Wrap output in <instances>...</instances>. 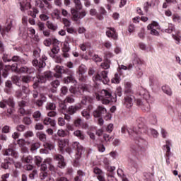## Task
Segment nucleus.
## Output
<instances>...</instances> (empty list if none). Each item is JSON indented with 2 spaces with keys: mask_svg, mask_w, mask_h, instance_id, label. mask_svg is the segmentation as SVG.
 <instances>
[{
  "mask_svg": "<svg viewBox=\"0 0 181 181\" xmlns=\"http://www.w3.org/2000/svg\"><path fill=\"white\" fill-rule=\"evenodd\" d=\"M111 92L107 90H102L100 94H96L98 101H102L103 104H110L112 101Z\"/></svg>",
  "mask_w": 181,
  "mask_h": 181,
  "instance_id": "f257e3e1",
  "label": "nucleus"
},
{
  "mask_svg": "<svg viewBox=\"0 0 181 181\" xmlns=\"http://www.w3.org/2000/svg\"><path fill=\"white\" fill-rule=\"evenodd\" d=\"M93 81H103L104 84H107L110 81L108 78V71H103L100 74H98L95 76L93 78Z\"/></svg>",
  "mask_w": 181,
  "mask_h": 181,
  "instance_id": "f03ea898",
  "label": "nucleus"
},
{
  "mask_svg": "<svg viewBox=\"0 0 181 181\" xmlns=\"http://www.w3.org/2000/svg\"><path fill=\"white\" fill-rule=\"evenodd\" d=\"M147 29L150 30V33L153 36H159L158 30H160V26L157 22L153 21L152 23L148 25Z\"/></svg>",
  "mask_w": 181,
  "mask_h": 181,
  "instance_id": "7ed1b4c3",
  "label": "nucleus"
},
{
  "mask_svg": "<svg viewBox=\"0 0 181 181\" xmlns=\"http://www.w3.org/2000/svg\"><path fill=\"white\" fill-rule=\"evenodd\" d=\"M71 14H72V20L74 21L75 22H78L80 19H83L86 15H87V13L86 11H83L81 12L77 11V10L72 8L71 10Z\"/></svg>",
  "mask_w": 181,
  "mask_h": 181,
  "instance_id": "20e7f679",
  "label": "nucleus"
},
{
  "mask_svg": "<svg viewBox=\"0 0 181 181\" xmlns=\"http://www.w3.org/2000/svg\"><path fill=\"white\" fill-rule=\"evenodd\" d=\"M71 14H72V20L74 21L75 22H78L80 19H83L86 15H87V13L86 11H83L81 12L77 11V10L72 8L71 10Z\"/></svg>",
  "mask_w": 181,
  "mask_h": 181,
  "instance_id": "39448f33",
  "label": "nucleus"
},
{
  "mask_svg": "<svg viewBox=\"0 0 181 181\" xmlns=\"http://www.w3.org/2000/svg\"><path fill=\"white\" fill-rule=\"evenodd\" d=\"M135 102V97L132 95H126L124 97V100L123 102V105L126 107V108H131L132 105H134V103Z\"/></svg>",
  "mask_w": 181,
  "mask_h": 181,
  "instance_id": "423d86ee",
  "label": "nucleus"
},
{
  "mask_svg": "<svg viewBox=\"0 0 181 181\" xmlns=\"http://www.w3.org/2000/svg\"><path fill=\"white\" fill-rule=\"evenodd\" d=\"M58 145H59V147L60 148V151H63V149H66L68 153L69 154L71 153L70 148H67V146H69V141L67 139L59 140L58 141Z\"/></svg>",
  "mask_w": 181,
  "mask_h": 181,
  "instance_id": "0eeeda50",
  "label": "nucleus"
},
{
  "mask_svg": "<svg viewBox=\"0 0 181 181\" xmlns=\"http://www.w3.org/2000/svg\"><path fill=\"white\" fill-rule=\"evenodd\" d=\"M53 78V74L52 71H45L42 76L40 77V83H46L47 80Z\"/></svg>",
  "mask_w": 181,
  "mask_h": 181,
  "instance_id": "6e6552de",
  "label": "nucleus"
},
{
  "mask_svg": "<svg viewBox=\"0 0 181 181\" xmlns=\"http://www.w3.org/2000/svg\"><path fill=\"white\" fill-rule=\"evenodd\" d=\"M54 159H55V160H57L58 166L61 169H63V168L66 166V162H64V158L63 157V156L60 154H57L54 157Z\"/></svg>",
  "mask_w": 181,
  "mask_h": 181,
  "instance_id": "1a4fd4ad",
  "label": "nucleus"
},
{
  "mask_svg": "<svg viewBox=\"0 0 181 181\" xmlns=\"http://www.w3.org/2000/svg\"><path fill=\"white\" fill-rule=\"evenodd\" d=\"M105 112H107V109H105V107L103 106H98L97 110L93 112V117H95V118H100L101 115L105 114Z\"/></svg>",
  "mask_w": 181,
  "mask_h": 181,
  "instance_id": "9d476101",
  "label": "nucleus"
},
{
  "mask_svg": "<svg viewBox=\"0 0 181 181\" xmlns=\"http://www.w3.org/2000/svg\"><path fill=\"white\" fill-rule=\"evenodd\" d=\"M74 149L77 150L76 153V159H80V157L81 156V153H83V147L78 142H74L72 144Z\"/></svg>",
  "mask_w": 181,
  "mask_h": 181,
  "instance_id": "9b49d317",
  "label": "nucleus"
},
{
  "mask_svg": "<svg viewBox=\"0 0 181 181\" xmlns=\"http://www.w3.org/2000/svg\"><path fill=\"white\" fill-rule=\"evenodd\" d=\"M93 173L95 175H98V179L99 181H105V178L104 177V173H103V170L98 168H95L93 169Z\"/></svg>",
  "mask_w": 181,
  "mask_h": 181,
  "instance_id": "f8f14e48",
  "label": "nucleus"
},
{
  "mask_svg": "<svg viewBox=\"0 0 181 181\" xmlns=\"http://www.w3.org/2000/svg\"><path fill=\"white\" fill-rule=\"evenodd\" d=\"M81 109V106L78 105H71L67 109V113L69 115H73L78 111V110Z\"/></svg>",
  "mask_w": 181,
  "mask_h": 181,
  "instance_id": "ddd939ff",
  "label": "nucleus"
},
{
  "mask_svg": "<svg viewBox=\"0 0 181 181\" xmlns=\"http://www.w3.org/2000/svg\"><path fill=\"white\" fill-rule=\"evenodd\" d=\"M20 6L21 11H25V9H30L32 8L30 1L28 0H25V1H20Z\"/></svg>",
  "mask_w": 181,
  "mask_h": 181,
  "instance_id": "4468645a",
  "label": "nucleus"
},
{
  "mask_svg": "<svg viewBox=\"0 0 181 181\" xmlns=\"http://www.w3.org/2000/svg\"><path fill=\"white\" fill-rule=\"evenodd\" d=\"M30 104L29 98H28V95L25 96V99H23L18 103V105L19 108H23L24 107H28Z\"/></svg>",
  "mask_w": 181,
  "mask_h": 181,
  "instance_id": "2eb2a0df",
  "label": "nucleus"
},
{
  "mask_svg": "<svg viewBox=\"0 0 181 181\" xmlns=\"http://www.w3.org/2000/svg\"><path fill=\"white\" fill-rule=\"evenodd\" d=\"M106 35L107 37H112V39H114L115 40L118 37L117 33H115V29L114 28H110L106 31Z\"/></svg>",
  "mask_w": 181,
  "mask_h": 181,
  "instance_id": "dca6fc26",
  "label": "nucleus"
},
{
  "mask_svg": "<svg viewBox=\"0 0 181 181\" xmlns=\"http://www.w3.org/2000/svg\"><path fill=\"white\" fill-rule=\"evenodd\" d=\"M4 156H13L14 158H16L18 156V153H16V151L15 150L8 148V149L5 150L4 153Z\"/></svg>",
  "mask_w": 181,
  "mask_h": 181,
  "instance_id": "f3484780",
  "label": "nucleus"
},
{
  "mask_svg": "<svg viewBox=\"0 0 181 181\" xmlns=\"http://www.w3.org/2000/svg\"><path fill=\"white\" fill-rule=\"evenodd\" d=\"M132 85L129 82H126L124 83V93L126 95H131L132 94Z\"/></svg>",
  "mask_w": 181,
  "mask_h": 181,
  "instance_id": "a211bd4d",
  "label": "nucleus"
},
{
  "mask_svg": "<svg viewBox=\"0 0 181 181\" xmlns=\"http://www.w3.org/2000/svg\"><path fill=\"white\" fill-rule=\"evenodd\" d=\"M12 70H14V71H18V73H28L29 71V68L27 66H22L21 69L18 70V66L16 65H12L11 66Z\"/></svg>",
  "mask_w": 181,
  "mask_h": 181,
  "instance_id": "6ab92c4d",
  "label": "nucleus"
},
{
  "mask_svg": "<svg viewBox=\"0 0 181 181\" xmlns=\"http://www.w3.org/2000/svg\"><path fill=\"white\" fill-rule=\"evenodd\" d=\"M46 26L48 29H49L50 30H57V24L54 23L53 22L48 21L46 23Z\"/></svg>",
  "mask_w": 181,
  "mask_h": 181,
  "instance_id": "aec40b11",
  "label": "nucleus"
},
{
  "mask_svg": "<svg viewBox=\"0 0 181 181\" xmlns=\"http://www.w3.org/2000/svg\"><path fill=\"white\" fill-rule=\"evenodd\" d=\"M43 124L44 125H51V127H54V125H56L54 120L50 119V117H45L43 119Z\"/></svg>",
  "mask_w": 181,
  "mask_h": 181,
  "instance_id": "412c9836",
  "label": "nucleus"
},
{
  "mask_svg": "<svg viewBox=\"0 0 181 181\" xmlns=\"http://www.w3.org/2000/svg\"><path fill=\"white\" fill-rule=\"evenodd\" d=\"M81 103L82 104H83V105H87V104H91V103H93V98L87 95L83 96Z\"/></svg>",
  "mask_w": 181,
  "mask_h": 181,
  "instance_id": "4be33fe9",
  "label": "nucleus"
},
{
  "mask_svg": "<svg viewBox=\"0 0 181 181\" xmlns=\"http://www.w3.org/2000/svg\"><path fill=\"white\" fill-rule=\"evenodd\" d=\"M162 90L167 95H172V88H170V87L169 86H168V85L163 86Z\"/></svg>",
  "mask_w": 181,
  "mask_h": 181,
  "instance_id": "5701e85b",
  "label": "nucleus"
},
{
  "mask_svg": "<svg viewBox=\"0 0 181 181\" xmlns=\"http://www.w3.org/2000/svg\"><path fill=\"white\" fill-rule=\"evenodd\" d=\"M140 95H141L144 100H146V101H149V100H151V95L148 90H142L140 93Z\"/></svg>",
  "mask_w": 181,
  "mask_h": 181,
  "instance_id": "b1692460",
  "label": "nucleus"
},
{
  "mask_svg": "<svg viewBox=\"0 0 181 181\" xmlns=\"http://www.w3.org/2000/svg\"><path fill=\"white\" fill-rule=\"evenodd\" d=\"M52 53H49L51 57H54V54H57L60 52V47L59 46H54L51 49Z\"/></svg>",
  "mask_w": 181,
  "mask_h": 181,
  "instance_id": "393cba45",
  "label": "nucleus"
},
{
  "mask_svg": "<svg viewBox=\"0 0 181 181\" xmlns=\"http://www.w3.org/2000/svg\"><path fill=\"white\" fill-rule=\"evenodd\" d=\"M75 100H74V96H73V95H68L66 96V98L64 99V104H73V103H74Z\"/></svg>",
  "mask_w": 181,
  "mask_h": 181,
  "instance_id": "a878e982",
  "label": "nucleus"
},
{
  "mask_svg": "<svg viewBox=\"0 0 181 181\" xmlns=\"http://www.w3.org/2000/svg\"><path fill=\"white\" fill-rule=\"evenodd\" d=\"M54 70L59 74H64V73H66V69H64V66H56Z\"/></svg>",
  "mask_w": 181,
  "mask_h": 181,
  "instance_id": "bb28decb",
  "label": "nucleus"
},
{
  "mask_svg": "<svg viewBox=\"0 0 181 181\" xmlns=\"http://www.w3.org/2000/svg\"><path fill=\"white\" fill-rule=\"evenodd\" d=\"M74 125L77 128H80V127H81V128H84V126H83V120H81V119L80 118L76 119L74 121Z\"/></svg>",
  "mask_w": 181,
  "mask_h": 181,
  "instance_id": "cd10ccee",
  "label": "nucleus"
},
{
  "mask_svg": "<svg viewBox=\"0 0 181 181\" xmlns=\"http://www.w3.org/2000/svg\"><path fill=\"white\" fill-rule=\"evenodd\" d=\"M173 37L176 40L177 45H180V35H179V31H175V33H173Z\"/></svg>",
  "mask_w": 181,
  "mask_h": 181,
  "instance_id": "c85d7f7f",
  "label": "nucleus"
},
{
  "mask_svg": "<svg viewBox=\"0 0 181 181\" xmlns=\"http://www.w3.org/2000/svg\"><path fill=\"white\" fill-rule=\"evenodd\" d=\"M165 33H172L173 32H176V30H175V25L172 23L168 24V29L165 30Z\"/></svg>",
  "mask_w": 181,
  "mask_h": 181,
  "instance_id": "c756f323",
  "label": "nucleus"
},
{
  "mask_svg": "<svg viewBox=\"0 0 181 181\" xmlns=\"http://www.w3.org/2000/svg\"><path fill=\"white\" fill-rule=\"evenodd\" d=\"M23 136L25 139H29L35 136V134L32 131H27L23 134Z\"/></svg>",
  "mask_w": 181,
  "mask_h": 181,
  "instance_id": "7c9ffc66",
  "label": "nucleus"
},
{
  "mask_svg": "<svg viewBox=\"0 0 181 181\" xmlns=\"http://www.w3.org/2000/svg\"><path fill=\"white\" fill-rule=\"evenodd\" d=\"M165 144H166L164 146V148H166V152L168 155H169V153H170V146H172V142L169 140H167Z\"/></svg>",
  "mask_w": 181,
  "mask_h": 181,
  "instance_id": "2f4dec72",
  "label": "nucleus"
},
{
  "mask_svg": "<svg viewBox=\"0 0 181 181\" xmlns=\"http://www.w3.org/2000/svg\"><path fill=\"white\" fill-rule=\"evenodd\" d=\"M39 148H40V144H39V142L34 143L31 144L30 151L33 152L34 151H37Z\"/></svg>",
  "mask_w": 181,
  "mask_h": 181,
  "instance_id": "473e14b6",
  "label": "nucleus"
},
{
  "mask_svg": "<svg viewBox=\"0 0 181 181\" xmlns=\"http://www.w3.org/2000/svg\"><path fill=\"white\" fill-rule=\"evenodd\" d=\"M33 117L35 121H39L40 119V117H42V113L40 111L37 110L33 113Z\"/></svg>",
  "mask_w": 181,
  "mask_h": 181,
  "instance_id": "72a5a7b5",
  "label": "nucleus"
},
{
  "mask_svg": "<svg viewBox=\"0 0 181 181\" xmlns=\"http://www.w3.org/2000/svg\"><path fill=\"white\" fill-rule=\"evenodd\" d=\"M78 91L80 94H83L84 91H88V87H87L86 85H81L78 87Z\"/></svg>",
  "mask_w": 181,
  "mask_h": 181,
  "instance_id": "f704fd0d",
  "label": "nucleus"
},
{
  "mask_svg": "<svg viewBox=\"0 0 181 181\" xmlns=\"http://www.w3.org/2000/svg\"><path fill=\"white\" fill-rule=\"evenodd\" d=\"M44 148H45V149L52 151V149H54V145L50 142H47L44 144Z\"/></svg>",
  "mask_w": 181,
  "mask_h": 181,
  "instance_id": "c9c22d12",
  "label": "nucleus"
},
{
  "mask_svg": "<svg viewBox=\"0 0 181 181\" xmlns=\"http://www.w3.org/2000/svg\"><path fill=\"white\" fill-rule=\"evenodd\" d=\"M74 135H75V136H77L78 138H79V139H84V135L83 134V133H81V131L80 130H76L74 132Z\"/></svg>",
  "mask_w": 181,
  "mask_h": 181,
  "instance_id": "e433bc0d",
  "label": "nucleus"
},
{
  "mask_svg": "<svg viewBox=\"0 0 181 181\" xmlns=\"http://www.w3.org/2000/svg\"><path fill=\"white\" fill-rule=\"evenodd\" d=\"M32 160H33V159L32 158V156H23L22 158V161L25 162V163H32Z\"/></svg>",
  "mask_w": 181,
  "mask_h": 181,
  "instance_id": "4c0bfd02",
  "label": "nucleus"
},
{
  "mask_svg": "<svg viewBox=\"0 0 181 181\" xmlns=\"http://www.w3.org/2000/svg\"><path fill=\"white\" fill-rule=\"evenodd\" d=\"M81 115L83 117V118H86V119H90L91 118V116L90 115V112L87 110H83L81 112Z\"/></svg>",
  "mask_w": 181,
  "mask_h": 181,
  "instance_id": "58836bf2",
  "label": "nucleus"
},
{
  "mask_svg": "<svg viewBox=\"0 0 181 181\" xmlns=\"http://www.w3.org/2000/svg\"><path fill=\"white\" fill-rule=\"evenodd\" d=\"M74 81V78H73V76L65 77L64 79V83L65 84H69V83H73Z\"/></svg>",
  "mask_w": 181,
  "mask_h": 181,
  "instance_id": "ea45409f",
  "label": "nucleus"
},
{
  "mask_svg": "<svg viewBox=\"0 0 181 181\" xmlns=\"http://www.w3.org/2000/svg\"><path fill=\"white\" fill-rule=\"evenodd\" d=\"M77 176L75 177L74 181H81V178L84 175V173L81 170L77 172Z\"/></svg>",
  "mask_w": 181,
  "mask_h": 181,
  "instance_id": "a19ab883",
  "label": "nucleus"
},
{
  "mask_svg": "<svg viewBox=\"0 0 181 181\" xmlns=\"http://www.w3.org/2000/svg\"><path fill=\"white\" fill-rule=\"evenodd\" d=\"M75 4L76 9H81L83 8V5H81V1L80 0H74Z\"/></svg>",
  "mask_w": 181,
  "mask_h": 181,
  "instance_id": "79ce46f5",
  "label": "nucleus"
},
{
  "mask_svg": "<svg viewBox=\"0 0 181 181\" xmlns=\"http://www.w3.org/2000/svg\"><path fill=\"white\" fill-rule=\"evenodd\" d=\"M173 22H175V23H180L181 22V18L177 14H174L173 16Z\"/></svg>",
  "mask_w": 181,
  "mask_h": 181,
  "instance_id": "37998d69",
  "label": "nucleus"
},
{
  "mask_svg": "<svg viewBox=\"0 0 181 181\" xmlns=\"http://www.w3.org/2000/svg\"><path fill=\"white\" fill-rule=\"evenodd\" d=\"M121 81V79L119 78V75L115 74V77L112 79V83H114L115 84H118Z\"/></svg>",
  "mask_w": 181,
  "mask_h": 181,
  "instance_id": "c03bdc74",
  "label": "nucleus"
},
{
  "mask_svg": "<svg viewBox=\"0 0 181 181\" xmlns=\"http://www.w3.org/2000/svg\"><path fill=\"white\" fill-rule=\"evenodd\" d=\"M52 18L59 19V18H60V11H59L57 9L54 10V11L52 13Z\"/></svg>",
  "mask_w": 181,
  "mask_h": 181,
  "instance_id": "a18cd8bd",
  "label": "nucleus"
},
{
  "mask_svg": "<svg viewBox=\"0 0 181 181\" xmlns=\"http://www.w3.org/2000/svg\"><path fill=\"white\" fill-rule=\"evenodd\" d=\"M103 139L105 142H111L112 141V136L107 134H103Z\"/></svg>",
  "mask_w": 181,
  "mask_h": 181,
  "instance_id": "49530a36",
  "label": "nucleus"
},
{
  "mask_svg": "<svg viewBox=\"0 0 181 181\" xmlns=\"http://www.w3.org/2000/svg\"><path fill=\"white\" fill-rule=\"evenodd\" d=\"M87 71V68L84 65H81L78 68L79 74H84Z\"/></svg>",
  "mask_w": 181,
  "mask_h": 181,
  "instance_id": "de8ad7c7",
  "label": "nucleus"
},
{
  "mask_svg": "<svg viewBox=\"0 0 181 181\" xmlns=\"http://www.w3.org/2000/svg\"><path fill=\"white\" fill-rule=\"evenodd\" d=\"M51 86L53 88H57L60 86V81L59 80H54L51 82Z\"/></svg>",
  "mask_w": 181,
  "mask_h": 181,
  "instance_id": "09e8293b",
  "label": "nucleus"
},
{
  "mask_svg": "<svg viewBox=\"0 0 181 181\" xmlns=\"http://www.w3.org/2000/svg\"><path fill=\"white\" fill-rule=\"evenodd\" d=\"M25 129H26V127H25L23 124H19L16 127V131L18 132H23Z\"/></svg>",
  "mask_w": 181,
  "mask_h": 181,
  "instance_id": "8fccbe9b",
  "label": "nucleus"
},
{
  "mask_svg": "<svg viewBox=\"0 0 181 181\" xmlns=\"http://www.w3.org/2000/svg\"><path fill=\"white\" fill-rule=\"evenodd\" d=\"M62 51L68 52L70 51V45L69 44V42H64Z\"/></svg>",
  "mask_w": 181,
  "mask_h": 181,
  "instance_id": "3c124183",
  "label": "nucleus"
},
{
  "mask_svg": "<svg viewBox=\"0 0 181 181\" xmlns=\"http://www.w3.org/2000/svg\"><path fill=\"white\" fill-rule=\"evenodd\" d=\"M18 112L19 114H21V115H28V114H29V112H28L26 110H25V108L23 107H19L18 109Z\"/></svg>",
  "mask_w": 181,
  "mask_h": 181,
  "instance_id": "603ef678",
  "label": "nucleus"
},
{
  "mask_svg": "<svg viewBox=\"0 0 181 181\" xmlns=\"http://www.w3.org/2000/svg\"><path fill=\"white\" fill-rule=\"evenodd\" d=\"M141 110H143L144 111H149V110H151V106L149 105V103H146L145 104H143V105H141Z\"/></svg>",
  "mask_w": 181,
  "mask_h": 181,
  "instance_id": "864d4df0",
  "label": "nucleus"
},
{
  "mask_svg": "<svg viewBox=\"0 0 181 181\" xmlns=\"http://www.w3.org/2000/svg\"><path fill=\"white\" fill-rule=\"evenodd\" d=\"M60 91L62 95H66V94H67V93L69 92V89L66 86H62Z\"/></svg>",
  "mask_w": 181,
  "mask_h": 181,
  "instance_id": "5fc2aeb1",
  "label": "nucleus"
},
{
  "mask_svg": "<svg viewBox=\"0 0 181 181\" xmlns=\"http://www.w3.org/2000/svg\"><path fill=\"white\" fill-rule=\"evenodd\" d=\"M12 81L14 83V84H19V81H21V78L18 76H12Z\"/></svg>",
  "mask_w": 181,
  "mask_h": 181,
  "instance_id": "6e6d98bb",
  "label": "nucleus"
},
{
  "mask_svg": "<svg viewBox=\"0 0 181 181\" xmlns=\"http://www.w3.org/2000/svg\"><path fill=\"white\" fill-rule=\"evenodd\" d=\"M113 130H114V124H109L106 128L107 132H109L110 134H111V132H112Z\"/></svg>",
  "mask_w": 181,
  "mask_h": 181,
  "instance_id": "4d7b16f0",
  "label": "nucleus"
},
{
  "mask_svg": "<svg viewBox=\"0 0 181 181\" xmlns=\"http://www.w3.org/2000/svg\"><path fill=\"white\" fill-rule=\"evenodd\" d=\"M43 128H45V127L40 123H37L35 126V129H36L37 131H42Z\"/></svg>",
  "mask_w": 181,
  "mask_h": 181,
  "instance_id": "13d9d810",
  "label": "nucleus"
},
{
  "mask_svg": "<svg viewBox=\"0 0 181 181\" xmlns=\"http://www.w3.org/2000/svg\"><path fill=\"white\" fill-rule=\"evenodd\" d=\"M58 124L60 127H64V125H66V121H64V119H63V117L58 118Z\"/></svg>",
  "mask_w": 181,
  "mask_h": 181,
  "instance_id": "bf43d9fd",
  "label": "nucleus"
},
{
  "mask_svg": "<svg viewBox=\"0 0 181 181\" xmlns=\"http://www.w3.org/2000/svg\"><path fill=\"white\" fill-rule=\"evenodd\" d=\"M23 122L25 125H30L32 124V119L30 117H24Z\"/></svg>",
  "mask_w": 181,
  "mask_h": 181,
  "instance_id": "052dcab7",
  "label": "nucleus"
},
{
  "mask_svg": "<svg viewBox=\"0 0 181 181\" xmlns=\"http://www.w3.org/2000/svg\"><path fill=\"white\" fill-rule=\"evenodd\" d=\"M35 163L37 165V166H40V163H42V158L39 156L35 157Z\"/></svg>",
  "mask_w": 181,
  "mask_h": 181,
  "instance_id": "680f3d73",
  "label": "nucleus"
},
{
  "mask_svg": "<svg viewBox=\"0 0 181 181\" xmlns=\"http://www.w3.org/2000/svg\"><path fill=\"white\" fill-rule=\"evenodd\" d=\"M37 25L38 26L39 30H40L41 32H43L45 30V23L39 22Z\"/></svg>",
  "mask_w": 181,
  "mask_h": 181,
  "instance_id": "e2e57ef3",
  "label": "nucleus"
},
{
  "mask_svg": "<svg viewBox=\"0 0 181 181\" xmlns=\"http://www.w3.org/2000/svg\"><path fill=\"white\" fill-rule=\"evenodd\" d=\"M35 6H38V8H44L45 5L42 2V0H37L35 1Z\"/></svg>",
  "mask_w": 181,
  "mask_h": 181,
  "instance_id": "0e129e2a",
  "label": "nucleus"
},
{
  "mask_svg": "<svg viewBox=\"0 0 181 181\" xmlns=\"http://www.w3.org/2000/svg\"><path fill=\"white\" fill-rule=\"evenodd\" d=\"M40 19L43 21H49V16L46 14L40 15Z\"/></svg>",
  "mask_w": 181,
  "mask_h": 181,
  "instance_id": "69168bd1",
  "label": "nucleus"
},
{
  "mask_svg": "<svg viewBox=\"0 0 181 181\" xmlns=\"http://www.w3.org/2000/svg\"><path fill=\"white\" fill-rule=\"evenodd\" d=\"M39 139L40 141L45 142L46 141V135L43 133H40L39 135Z\"/></svg>",
  "mask_w": 181,
  "mask_h": 181,
  "instance_id": "338daca9",
  "label": "nucleus"
},
{
  "mask_svg": "<svg viewBox=\"0 0 181 181\" xmlns=\"http://www.w3.org/2000/svg\"><path fill=\"white\" fill-rule=\"evenodd\" d=\"M46 108L47 110H54V108H56V105H54V103H49Z\"/></svg>",
  "mask_w": 181,
  "mask_h": 181,
  "instance_id": "774afa93",
  "label": "nucleus"
}]
</instances>
